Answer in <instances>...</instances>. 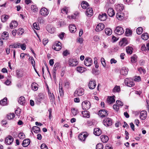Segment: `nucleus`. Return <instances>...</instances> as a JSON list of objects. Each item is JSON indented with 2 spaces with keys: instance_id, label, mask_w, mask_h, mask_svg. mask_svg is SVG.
<instances>
[{
  "instance_id": "obj_1",
  "label": "nucleus",
  "mask_w": 149,
  "mask_h": 149,
  "mask_svg": "<svg viewBox=\"0 0 149 149\" xmlns=\"http://www.w3.org/2000/svg\"><path fill=\"white\" fill-rule=\"evenodd\" d=\"M82 109L85 110H87L91 107V103L88 101H83L82 103Z\"/></svg>"
},
{
  "instance_id": "obj_2",
  "label": "nucleus",
  "mask_w": 149,
  "mask_h": 149,
  "mask_svg": "<svg viewBox=\"0 0 149 149\" xmlns=\"http://www.w3.org/2000/svg\"><path fill=\"white\" fill-rule=\"evenodd\" d=\"M125 84L127 86L131 87L134 85V83L132 79L131 78H127L125 80Z\"/></svg>"
},
{
  "instance_id": "obj_3",
  "label": "nucleus",
  "mask_w": 149,
  "mask_h": 149,
  "mask_svg": "<svg viewBox=\"0 0 149 149\" xmlns=\"http://www.w3.org/2000/svg\"><path fill=\"white\" fill-rule=\"evenodd\" d=\"M52 48L56 51H59L61 48V43L59 42H56L52 46Z\"/></svg>"
},
{
  "instance_id": "obj_4",
  "label": "nucleus",
  "mask_w": 149,
  "mask_h": 149,
  "mask_svg": "<svg viewBox=\"0 0 149 149\" xmlns=\"http://www.w3.org/2000/svg\"><path fill=\"white\" fill-rule=\"evenodd\" d=\"M84 93V90L82 88H77L74 92V95L75 96H81Z\"/></svg>"
},
{
  "instance_id": "obj_5",
  "label": "nucleus",
  "mask_w": 149,
  "mask_h": 149,
  "mask_svg": "<svg viewBox=\"0 0 149 149\" xmlns=\"http://www.w3.org/2000/svg\"><path fill=\"white\" fill-rule=\"evenodd\" d=\"M78 63L77 60L75 59H70L68 61V64L70 66H76Z\"/></svg>"
},
{
  "instance_id": "obj_6",
  "label": "nucleus",
  "mask_w": 149,
  "mask_h": 149,
  "mask_svg": "<svg viewBox=\"0 0 149 149\" xmlns=\"http://www.w3.org/2000/svg\"><path fill=\"white\" fill-rule=\"evenodd\" d=\"M84 63L86 66L89 67L91 66L93 63V61L91 58L88 57L85 58Z\"/></svg>"
},
{
  "instance_id": "obj_7",
  "label": "nucleus",
  "mask_w": 149,
  "mask_h": 149,
  "mask_svg": "<svg viewBox=\"0 0 149 149\" xmlns=\"http://www.w3.org/2000/svg\"><path fill=\"white\" fill-rule=\"evenodd\" d=\"M114 31L116 34L120 35L123 34L124 31L122 27L117 26L116 28Z\"/></svg>"
},
{
  "instance_id": "obj_8",
  "label": "nucleus",
  "mask_w": 149,
  "mask_h": 149,
  "mask_svg": "<svg viewBox=\"0 0 149 149\" xmlns=\"http://www.w3.org/2000/svg\"><path fill=\"white\" fill-rule=\"evenodd\" d=\"M96 86V84L95 80L91 79L89 82L88 84V86L90 89H93L95 88Z\"/></svg>"
},
{
  "instance_id": "obj_9",
  "label": "nucleus",
  "mask_w": 149,
  "mask_h": 149,
  "mask_svg": "<svg viewBox=\"0 0 149 149\" xmlns=\"http://www.w3.org/2000/svg\"><path fill=\"white\" fill-rule=\"evenodd\" d=\"M104 125L106 126H109L112 125V120L109 118H106L103 121Z\"/></svg>"
},
{
  "instance_id": "obj_10",
  "label": "nucleus",
  "mask_w": 149,
  "mask_h": 149,
  "mask_svg": "<svg viewBox=\"0 0 149 149\" xmlns=\"http://www.w3.org/2000/svg\"><path fill=\"white\" fill-rule=\"evenodd\" d=\"M98 115L102 118L106 116L108 114L106 110H101L99 111Z\"/></svg>"
},
{
  "instance_id": "obj_11",
  "label": "nucleus",
  "mask_w": 149,
  "mask_h": 149,
  "mask_svg": "<svg viewBox=\"0 0 149 149\" xmlns=\"http://www.w3.org/2000/svg\"><path fill=\"white\" fill-rule=\"evenodd\" d=\"M40 14L43 16H47L49 14V11L47 9L44 7L40 9Z\"/></svg>"
},
{
  "instance_id": "obj_12",
  "label": "nucleus",
  "mask_w": 149,
  "mask_h": 149,
  "mask_svg": "<svg viewBox=\"0 0 149 149\" xmlns=\"http://www.w3.org/2000/svg\"><path fill=\"white\" fill-rule=\"evenodd\" d=\"M104 28V24L100 23L98 24L96 26L95 30L96 31H102Z\"/></svg>"
},
{
  "instance_id": "obj_13",
  "label": "nucleus",
  "mask_w": 149,
  "mask_h": 149,
  "mask_svg": "<svg viewBox=\"0 0 149 149\" xmlns=\"http://www.w3.org/2000/svg\"><path fill=\"white\" fill-rule=\"evenodd\" d=\"M88 135L83 133L80 134L78 136L79 139L81 141H84Z\"/></svg>"
},
{
  "instance_id": "obj_14",
  "label": "nucleus",
  "mask_w": 149,
  "mask_h": 149,
  "mask_svg": "<svg viewBox=\"0 0 149 149\" xmlns=\"http://www.w3.org/2000/svg\"><path fill=\"white\" fill-rule=\"evenodd\" d=\"M13 137L10 136L6 137L5 140V142L8 145L10 144L13 142Z\"/></svg>"
},
{
  "instance_id": "obj_15",
  "label": "nucleus",
  "mask_w": 149,
  "mask_h": 149,
  "mask_svg": "<svg viewBox=\"0 0 149 149\" xmlns=\"http://www.w3.org/2000/svg\"><path fill=\"white\" fill-rule=\"evenodd\" d=\"M128 70V69L126 67H123L120 70V74L121 75L125 76L127 74Z\"/></svg>"
},
{
  "instance_id": "obj_16",
  "label": "nucleus",
  "mask_w": 149,
  "mask_h": 149,
  "mask_svg": "<svg viewBox=\"0 0 149 149\" xmlns=\"http://www.w3.org/2000/svg\"><path fill=\"white\" fill-rule=\"evenodd\" d=\"M124 14L123 13L119 12L117 13L116 14V18L120 20L123 19H124Z\"/></svg>"
},
{
  "instance_id": "obj_17",
  "label": "nucleus",
  "mask_w": 149,
  "mask_h": 149,
  "mask_svg": "<svg viewBox=\"0 0 149 149\" xmlns=\"http://www.w3.org/2000/svg\"><path fill=\"white\" fill-rule=\"evenodd\" d=\"M99 19L101 21H104L107 19V15L106 13H101L99 14L98 16Z\"/></svg>"
},
{
  "instance_id": "obj_18",
  "label": "nucleus",
  "mask_w": 149,
  "mask_h": 149,
  "mask_svg": "<svg viewBox=\"0 0 149 149\" xmlns=\"http://www.w3.org/2000/svg\"><path fill=\"white\" fill-rule=\"evenodd\" d=\"M127 44V40L126 38H123L119 42V45L121 46H124Z\"/></svg>"
},
{
  "instance_id": "obj_19",
  "label": "nucleus",
  "mask_w": 149,
  "mask_h": 149,
  "mask_svg": "<svg viewBox=\"0 0 149 149\" xmlns=\"http://www.w3.org/2000/svg\"><path fill=\"white\" fill-rule=\"evenodd\" d=\"M123 5L122 4H118L116 5L115 7V9L117 11L121 12L123 9Z\"/></svg>"
},
{
  "instance_id": "obj_20",
  "label": "nucleus",
  "mask_w": 149,
  "mask_h": 149,
  "mask_svg": "<svg viewBox=\"0 0 149 149\" xmlns=\"http://www.w3.org/2000/svg\"><path fill=\"white\" fill-rule=\"evenodd\" d=\"M101 141L104 143H106L109 140L108 137L106 135H102L100 136Z\"/></svg>"
},
{
  "instance_id": "obj_21",
  "label": "nucleus",
  "mask_w": 149,
  "mask_h": 149,
  "mask_svg": "<svg viewBox=\"0 0 149 149\" xmlns=\"http://www.w3.org/2000/svg\"><path fill=\"white\" fill-rule=\"evenodd\" d=\"M81 6L83 8L87 9L89 8V5L87 2L83 1L81 3Z\"/></svg>"
},
{
  "instance_id": "obj_22",
  "label": "nucleus",
  "mask_w": 149,
  "mask_h": 149,
  "mask_svg": "<svg viewBox=\"0 0 149 149\" xmlns=\"http://www.w3.org/2000/svg\"><path fill=\"white\" fill-rule=\"evenodd\" d=\"M93 133L95 135L98 136L101 134L102 132L99 128H96L94 129Z\"/></svg>"
},
{
  "instance_id": "obj_23",
  "label": "nucleus",
  "mask_w": 149,
  "mask_h": 149,
  "mask_svg": "<svg viewBox=\"0 0 149 149\" xmlns=\"http://www.w3.org/2000/svg\"><path fill=\"white\" fill-rule=\"evenodd\" d=\"M86 14L87 15L91 16L93 14V10L91 8H87L86 11Z\"/></svg>"
},
{
  "instance_id": "obj_24",
  "label": "nucleus",
  "mask_w": 149,
  "mask_h": 149,
  "mask_svg": "<svg viewBox=\"0 0 149 149\" xmlns=\"http://www.w3.org/2000/svg\"><path fill=\"white\" fill-rule=\"evenodd\" d=\"M30 141L29 139H26L24 140L22 145L24 147L27 146L30 143Z\"/></svg>"
},
{
  "instance_id": "obj_25",
  "label": "nucleus",
  "mask_w": 149,
  "mask_h": 149,
  "mask_svg": "<svg viewBox=\"0 0 149 149\" xmlns=\"http://www.w3.org/2000/svg\"><path fill=\"white\" fill-rule=\"evenodd\" d=\"M147 116L146 112L144 111H142L140 113V118L143 120H145Z\"/></svg>"
},
{
  "instance_id": "obj_26",
  "label": "nucleus",
  "mask_w": 149,
  "mask_h": 149,
  "mask_svg": "<svg viewBox=\"0 0 149 149\" xmlns=\"http://www.w3.org/2000/svg\"><path fill=\"white\" fill-rule=\"evenodd\" d=\"M17 22L15 21H12L10 24V27L11 29H15L18 25Z\"/></svg>"
},
{
  "instance_id": "obj_27",
  "label": "nucleus",
  "mask_w": 149,
  "mask_h": 149,
  "mask_svg": "<svg viewBox=\"0 0 149 149\" xmlns=\"http://www.w3.org/2000/svg\"><path fill=\"white\" fill-rule=\"evenodd\" d=\"M38 84L35 82L33 83L31 85V89L34 91H37L38 88Z\"/></svg>"
},
{
  "instance_id": "obj_28",
  "label": "nucleus",
  "mask_w": 149,
  "mask_h": 149,
  "mask_svg": "<svg viewBox=\"0 0 149 149\" xmlns=\"http://www.w3.org/2000/svg\"><path fill=\"white\" fill-rule=\"evenodd\" d=\"M69 28L71 32H74L76 31V27L74 24H70L69 26Z\"/></svg>"
},
{
  "instance_id": "obj_29",
  "label": "nucleus",
  "mask_w": 149,
  "mask_h": 149,
  "mask_svg": "<svg viewBox=\"0 0 149 149\" xmlns=\"http://www.w3.org/2000/svg\"><path fill=\"white\" fill-rule=\"evenodd\" d=\"M18 101L21 104L24 105L25 103L24 97L23 96L20 97Z\"/></svg>"
},
{
  "instance_id": "obj_30",
  "label": "nucleus",
  "mask_w": 149,
  "mask_h": 149,
  "mask_svg": "<svg viewBox=\"0 0 149 149\" xmlns=\"http://www.w3.org/2000/svg\"><path fill=\"white\" fill-rule=\"evenodd\" d=\"M133 50V48L132 47L128 46L126 48V52L129 54H131L132 53Z\"/></svg>"
},
{
  "instance_id": "obj_31",
  "label": "nucleus",
  "mask_w": 149,
  "mask_h": 149,
  "mask_svg": "<svg viewBox=\"0 0 149 149\" xmlns=\"http://www.w3.org/2000/svg\"><path fill=\"white\" fill-rule=\"evenodd\" d=\"M20 45V44L19 43H14L11 45L9 46V47L10 48H19Z\"/></svg>"
},
{
  "instance_id": "obj_32",
  "label": "nucleus",
  "mask_w": 149,
  "mask_h": 149,
  "mask_svg": "<svg viewBox=\"0 0 149 149\" xmlns=\"http://www.w3.org/2000/svg\"><path fill=\"white\" fill-rule=\"evenodd\" d=\"M82 113L84 117L88 118L90 117L89 112L87 111H84L82 112Z\"/></svg>"
},
{
  "instance_id": "obj_33",
  "label": "nucleus",
  "mask_w": 149,
  "mask_h": 149,
  "mask_svg": "<svg viewBox=\"0 0 149 149\" xmlns=\"http://www.w3.org/2000/svg\"><path fill=\"white\" fill-rule=\"evenodd\" d=\"M120 88L119 86H116L112 89V91L114 93L117 92L118 93L120 92Z\"/></svg>"
},
{
  "instance_id": "obj_34",
  "label": "nucleus",
  "mask_w": 149,
  "mask_h": 149,
  "mask_svg": "<svg viewBox=\"0 0 149 149\" xmlns=\"http://www.w3.org/2000/svg\"><path fill=\"white\" fill-rule=\"evenodd\" d=\"M32 130L36 133H39L40 131V127L37 126L33 127H32Z\"/></svg>"
},
{
  "instance_id": "obj_35",
  "label": "nucleus",
  "mask_w": 149,
  "mask_h": 149,
  "mask_svg": "<svg viewBox=\"0 0 149 149\" xmlns=\"http://www.w3.org/2000/svg\"><path fill=\"white\" fill-rule=\"evenodd\" d=\"M132 31L129 29H126L125 33V35L127 36H130L132 34Z\"/></svg>"
},
{
  "instance_id": "obj_36",
  "label": "nucleus",
  "mask_w": 149,
  "mask_h": 149,
  "mask_svg": "<svg viewBox=\"0 0 149 149\" xmlns=\"http://www.w3.org/2000/svg\"><path fill=\"white\" fill-rule=\"evenodd\" d=\"M141 38L143 40H146L149 38L148 35L147 33H143L141 36Z\"/></svg>"
},
{
  "instance_id": "obj_37",
  "label": "nucleus",
  "mask_w": 149,
  "mask_h": 149,
  "mask_svg": "<svg viewBox=\"0 0 149 149\" xmlns=\"http://www.w3.org/2000/svg\"><path fill=\"white\" fill-rule=\"evenodd\" d=\"M7 32H4L2 34V37L3 40H7L8 38V35L7 34Z\"/></svg>"
},
{
  "instance_id": "obj_38",
  "label": "nucleus",
  "mask_w": 149,
  "mask_h": 149,
  "mask_svg": "<svg viewBox=\"0 0 149 149\" xmlns=\"http://www.w3.org/2000/svg\"><path fill=\"white\" fill-rule=\"evenodd\" d=\"M7 98L5 97L2 100H1L0 102V104L4 106L7 104Z\"/></svg>"
},
{
  "instance_id": "obj_39",
  "label": "nucleus",
  "mask_w": 149,
  "mask_h": 149,
  "mask_svg": "<svg viewBox=\"0 0 149 149\" xmlns=\"http://www.w3.org/2000/svg\"><path fill=\"white\" fill-rule=\"evenodd\" d=\"M105 31V33L107 35L110 36L112 34V30L110 28H106Z\"/></svg>"
},
{
  "instance_id": "obj_40",
  "label": "nucleus",
  "mask_w": 149,
  "mask_h": 149,
  "mask_svg": "<svg viewBox=\"0 0 149 149\" xmlns=\"http://www.w3.org/2000/svg\"><path fill=\"white\" fill-rule=\"evenodd\" d=\"M9 18V16L7 15H3L1 16V21L3 22H5Z\"/></svg>"
},
{
  "instance_id": "obj_41",
  "label": "nucleus",
  "mask_w": 149,
  "mask_h": 149,
  "mask_svg": "<svg viewBox=\"0 0 149 149\" xmlns=\"http://www.w3.org/2000/svg\"><path fill=\"white\" fill-rule=\"evenodd\" d=\"M29 61L31 63L32 66L34 67L35 66V61L32 57H30L29 58Z\"/></svg>"
},
{
  "instance_id": "obj_42",
  "label": "nucleus",
  "mask_w": 149,
  "mask_h": 149,
  "mask_svg": "<svg viewBox=\"0 0 149 149\" xmlns=\"http://www.w3.org/2000/svg\"><path fill=\"white\" fill-rule=\"evenodd\" d=\"M31 8L33 12H37L38 11V8L35 5H32L31 6Z\"/></svg>"
},
{
  "instance_id": "obj_43",
  "label": "nucleus",
  "mask_w": 149,
  "mask_h": 149,
  "mask_svg": "<svg viewBox=\"0 0 149 149\" xmlns=\"http://www.w3.org/2000/svg\"><path fill=\"white\" fill-rule=\"evenodd\" d=\"M138 70L141 74L143 73V74H144L146 72V70L141 67L138 68Z\"/></svg>"
},
{
  "instance_id": "obj_44",
  "label": "nucleus",
  "mask_w": 149,
  "mask_h": 149,
  "mask_svg": "<svg viewBox=\"0 0 149 149\" xmlns=\"http://www.w3.org/2000/svg\"><path fill=\"white\" fill-rule=\"evenodd\" d=\"M85 68L82 67H78L77 68V70L79 72H83L85 71Z\"/></svg>"
},
{
  "instance_id": "obj_45",
  "label": "nucleus",
  "mask_w": 149,
  "mask_h": 149,
  "mask_svg": "<svg viewBox=\"0 0 149 149\" xmlns=\"http://www.w3.org/2000/svg\"><path fill=\"white\" fill-rule=\"evenodd\" d=\"M15 116L14 113H10L7 115V117L8 120H10L13 119Z\"/></svg>"
},
{
  "instance_id": "obj_46",
  "label": "nucleus",
  "mask_w": 149,
  "mask_h": 149,
  "mask_svg": "<svg viewBox=\"0 0 149 149\" xmlns=\"http://www.w3.org/2000/svg\"><path fill=\"white\" fill-rule=\"evenodd\" d=\"M59 92L60 96H62L64 95L63 90L62 86H61L59 84Z\"/></svg>"
},
{
  "instance_id": "obj_47",
  "label": "nucleus",
  "mask_w": 149,
  "mask_h": 149,
  "mask_svg": "<svg viewBox=\"0 0 149 149\" xmlns=\"http://www.w3.org/2000/svg\"><path fill=\"white\" fill-rule=\"evenodd\" d=\"M24 29L22 28H20L17 30V33L19 36L22 35L24 33Z\"/></svg>"
},
{
  "instance_id": "obj_48",
  "label": "nucleus",
  "mask_w": 149,
  "mask_h": 149,
  "mask_svg": "<svg viewBox=\"0 0 149 149\" xmlns=\"http://www.w3.org/2000/svg\"><path fill=\"white\" fill-rule=\"evenodd\" d=\"M55 28L53 27L49 28H47V31L51 33H53L55 31Z\"/></svg>"
},
{
  "instance_id": "obj_49",
  "label": "nucleus",
  "mask_w": 149,
  "mask_h": 149,
  "mask_svg": "<svg viewBox=\"0 0 149 149\" xmlns=\"http://www.w3.org/2000/svg\"><path fill=\"white\" fill-rule=\"evenodd\" d=\"M58 64H55L53 70V72L54 74V75H55L56 73V71L58 69Z\"/></svg>"
},
{
  "instance_id": "obj_50",
  "label": "nucleus",
  "mask_w": 149,
  "mask_h": 149,
  "mask_svg": "<svg viewBox=\"0 0 149 149\" xmlns=\"http://www.w3.org/2000/svg\"><path fill=\"white\" fill-rule=\"evenodd\" d=\"M143 29L141 27H139L136 29L137 33L139 35L141 34L142 33Z\"/></svg>"
},
{
  "instance_id": "obj_51",
  "label": "nucleus",
  "mask_w": 149,
  "mask_h": 149,
  "mask_svg": "<svg viewBox=\"0 0 149 149\" xmlns=\"http://www.w3.org/2000/svg\"><path fill=\"white\" fill-rule=\"evenodd\" d=\"M107 103L109 104H112V96H109L107 100Z\"/></svg>"
},
{
  "instance_id": "obj_52",
  "label": "nucleus",
  "mask_w": 149,
  "mask_h": 149,
  "mask_svg": "<svg viewBox=\"0 0 149 149\" xmlns=\"http://www.w3.org/2000/svg\"><path fill=\"white\" fill-rule=\"evenodd\" d=\"M103 145L101 143H99L97 144L96 146V149H103Z\"/></svg>"
},
{
  "instance_id": "obj_53",
  "label": "nucleus",
  "mask_w": 149,
  "mask_h": 149,
  "mask_svg": "<svg viewBox=\"0 0 149 149\" xmlns=\"http://www.w3.org/2000/svg\"><path fill=\"white\" fill-rule=\"evenodd\" d=\"M18 137L20 139H23L25 137V135L23 133L20 132L19 134Z\"/></svg>"
},
{
  "instance_id": "obj_54",
  "label": "nucleus",
  "mask_w": 149,
  "mask_h": 149,
  "mask_svg": "<svg viewBox=\"0 0 149 149\" xmlns=\"http://www.w3.org/2000/svg\"><path fill=\"white\" fill-rule=\"evenodd\" d=\"M137 61L136 57V56H134L131 57V61L132 63H135Z\"/></svg>"
},
{
  "instance_id": "obj_55",
  "label": "nucleus",
  "mask_w": 149,
  "mask_h": 149,
  "mask_svg": "<svg viewBox=\"0 0 149 149\" xmlns=\"http://www.w3.org/2000/svg\"><path fill=\"white\" fill-rule=\"evenodd\" d=\"M72 114L74 116L76 115L78 113V111L77 110L74 108L72 109Z\"/></svg>"
},
{
  "instance_id": "obj_56",
  "label": "nucleus",
  "mask_w": 149,
  "mask_h": 149,
  "mask_svg": "<svg viewBox=\"0 0 149 149\" xmlns=\"http://www.w3.org/2000/svg\"><path fill=\"white\" fill-rule=\"evenodd\" d=\"M101 62L103 66L105 67L106 65V63L105 60L103 58H101Z\"/></svg>"
},
{
  "instance_id": "obj_57",
  "label": "nucleus",
  "mask_w": 149,
  "mask_h": 149,
  "mask_svg": "<svg viewBox=\"0 0 149 149\" xmlns=\"http://www.w3.org/2000/svg\"><path fill=\"white\" fill-rule=\"evenodd\" d=\"M107 13L109 16L112 17V8H109L108 9Z\"/></svg>"
},
{
  "instance_id": "obj_58",
  "label": "nucleus",
  "mask_w": 149,
  "mask_h": 149,
  "mask_svg": "<svg viewBox=\"0 0 149 149\" xmlns=\"http://www.w3.org/2000/svg\"><path fill=\"white\" fill-rule=\"evenodd\" d=\"M65 35V33H64L61 32V33L58 35V36L61 39H63Z\"/></svg>"
},
{
  "instance_id": "obj_59",
  "label": "nucleus",
  "mask_w": 149,
  "mask_h": 149,
  "mask_svg": "<svg viewBox=\"0 0 149 149\" xmlns=\"http://www.w3.org/2000/svg\"><path fill=\"white\" fill-rule=\"evenodd\" d=\"M116 103L118 106H122L123 105V103L121 101L118 100L116 101Z\"/></svg>"
},
{
  "instance_id": "obj_60",
  "label": "nucleus",
  "mask_w": 149,
  "mask_h": 149,
  "mask_svg": "<svg viewBox=\"0 0 149 149\" xmlns=\"http://www.w3.org/2000/svg\"><path fill=\"white\" fill-rule=\"evenodd\" d=\"M113 109L116 111H118L119 109V106L117 105H113Z\"/></svg>"
},
{
  "instance_id": "obj_61",
  "label": "nucleus",
  "mask_w": 149,
  "mask_h": 149,
  "mask_svg": "<svg viewBox=\"0 0 149 149\" xmlns=\"http://www.w3.org/2000/svg\"><path fill=\"white\" fill-rule=\"evenodd\" d=\"M100 38L97 36H94L93 40L95 41H98L100 40Z\"/></svg>"
},
{
  "instance_id": "obj_62",
  "label": "nucleus",
  "mask_w": 149,
  "mask_h": 149,
  "mask_svg": "<svg viewBox=\"0 0 149 149\" xmlns=\"http://www.w3.org/2000/svg\"><path fill=\"white\" fill-rule=\"evenodd\" d=\"M41 149H48L47 146L45 143H42L41 146Z\"/></svg>"
},
{
  "instance_id": "obj_63",
  "label": "nucleus",
  "mask_w": 149,
  "mask_h": 149,
  "mask_svg": "<svg viewBox=\"0 0 149 149\" xmlns=\"http://www.w3.org/2000/svg\"><path fill=\"white\" fill-rule=\"evenodd\" d=\"M33 26L35 29L37 30H38V29L39 28V26L36 23H34L33 24Z\"/></svg>"
},
{
  "instance_id": "obj_64",
  "label": "nucleus",
  "mask_w": 149,
  "mask_h": 149,
  "mask_svg": "<svg viewBox=\"0 0 149 149\" xmlns=\"http://www.w3.org/2000/svg\"><path fill=\"white\" fill-rule=\"evenodd\" d=\"M106 149H112V146L109 144H106L105 147Z\"/></svg>"
}]
</instances>
